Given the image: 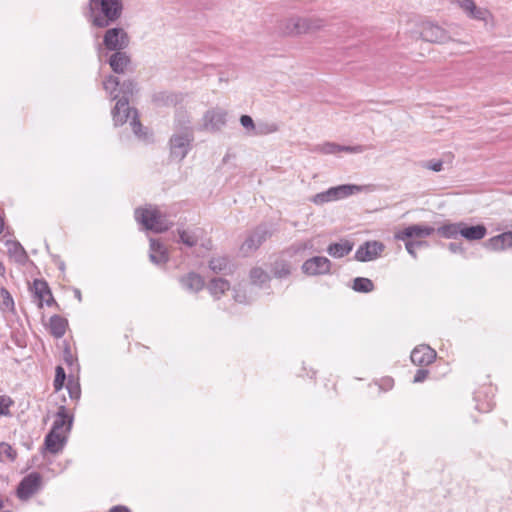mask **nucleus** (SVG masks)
Masks as SVG:
<instances>
[{
    "instance_id": "nucleus-1",
    "label": "nucleus",
    "mask_w": 512,
    "mask_h": 512,
    "mask_svg": "<svg viewBox=\"0 0 512 512\" xmlns=\"http://www.w3.org/2000/svg\"><path fill=\"white\" fill-rule=\"evenodd\" d=\"M123 11V0H89L84 15L93 27L104 29L116 23Z\"/></svg>"
},
{
    "instance_id": "nucleus-2",
    "label": "nucleus",
    "mask_w": 512,
    "mask_h": 512,
    "mask_svg": "<svg viewBox=\"0 0 512 512\" xmlns=\"http://www.w3.org/2000/svg\"><path fill=\"white\" fill-rule=\"evenodd\" d=\"M135 219L141 223L145 229L161 233L172 226V222L157 207L149 206L146 208H137L135 210Z\"/></svg>"
},
{
    "instance_id": "nucleus-3",
    "label": "nucleus",
    "mask_w": 512,
    "mask_h": 512,
    "mask_svg": "<svg viewBox=\"0 0 512 512\" xmlns=\"http://www.w3.org/2000/svg\"><path fill=\"white\" fill-rule=\"evenodd\" d=\"M112 117L116 126L123 125L130 119V125L138 137H141L142 125L139 121L138 112L136 109L129 107V99L121 97L117 100L114 109L112 110Z\"/></svg>"
},
{
    "instance_id": "nucleus-4",
    "label": "nucleus",
    "mask_w": 512,
    "mask_h": 512,
    "mask_svg": "<svg viewBox=\"0 0 512 512\" xmlns=\"http://www.w3.org/2000/svg\"><path fill=\"white\" fill-rule=\"evenodd\" d=\"M194 132L185 134L173 133L169 140L170 156L178 161L183 160L191 150Z\"/></svg>"
},
{
    "instance_id": "nucleus-5",
    "label": "nucleus",
    "mask_w": 512,
    "mask_h": 512,
    "mask_svg": "<svg viewBox=\"0 0 512 512\" xmlns=\"http://www.w3.org/2000/svg\"><path fill=\"white\" fill-rule=\"evenodd\" d=\"M272 232L266 225H259L251 231L240 247V251L244 256H248L255 252L270 236Z\"/></svg>"
},
{
    "instance_id": "nucleus-6",
    "label": "nucleus",
    "mask_w": 512,
    "mask_h": 512,
    "mask_svg": "<svg viewBox=\"0 0 512 512\" xmlns=\"http://www.w3.org/2000/svg\"><path fill=\"white\" fill-rule=\"evenodd\" d=\"M130 38L128 33L121 27L109 28L103 36V45L107 50H124L129 46Z\"/></svg>"
},
{
    "instance_id": "nucleus-7",
    "label": "nucleus",
    "mask_w": 512,
    "mask_h": 512,
    "mask_svg": "<svg viewBox=\"0 0 512 512\" xmlns=\"http://www.w3.org/2000/svg\"><path fill=\"white\" fill-rule=\"evenodd\" d=\"M202 122V130L218 132L226 125L227 112L219 107L209 109L204 113Z\"/></svg>"
},
{
    "instance_id": "nucleus-8",
    "label": "nucleus",
    "mask_w": 512,
    "mask_h": 512,
    "mask_svg": "<svg viewBox=\"0 0 512 512\" xmlns=\"http://www.w3.org/2000/svg\"><path fill=\"white\" fill-rule=\"evenodd\" d=\"M331 265L328 258L315 256L302 264V271L309 276L324 275L330 273Z\"/></svg>"
},
{
    "instance_id": "nucleus-9",
    "label": "nucleus",
    "mask_w": 512,
    "mask_h": 512,
    "mask_svg": "<svg viewBox=\"0 0 512 512\" xmlns=\"http://www.w3.org/2000/svg\"><path fill=\"white\" fill-rule=\"evenodd\" d=\"M41 485V476L38 473H31L25 476L18 485L17 496L21 500H27L34 495Z\"/></svg>"
},
{
    "instance_id": "nucleus-10",
    "label": "nucleus",
    "mask_w": 512,
    "mask_h": 512,
    "mask_svg": "<svg viewBox=\"0 0 512 512\" xmlns=\"http://www.w3.org/2000/svg\"><path fill=\"white\" fill-rule=\"evenodd\" d=\"M384 245L378 241H367L360 245L355 252L354 258L360 262L375 260L381 255Z\"/></svg>"
},
{
    "instance_id": "nucleus-11",
    "label": "nucleus",
    "mask_w": 512,
    "mask_h": 512,
    "mask_svg": "<svg viewBox=\"0 0 512 512\" xmlns=\"http://www.w3.org/2000/svg\"><path fill=\"white\" fill-rule=\"evenodd\" d=\"M423 40L431 43H446L450 40L449 34L440 26L433 23L423 24L421 29Z\"/></svg>"
},
{
    "instance_id": "nucleus-12",
    "label": "nucleus",
    "mask_w": 512,
    "mask_h": 512,
    "mask_svg": "<svg viewBox=\"0 0 512 512\" xmlns=\"http://www.w3.org/2000/svg\"><path fill=\"white\" fill-rule=\"evenodd\" d=\"M435 232V229L430 226L425 225H411L403 230L396 233L395 238L398 240H410L411 238H424L432 235Z\"/></svg>"
},
{
    "instance_id": "nucleus-13",
    "label": "nucleus",
    "mask_w": 512,
    "mask_h": 512,
    "mask_svg": "<svg viewBox=\"0 0 512 512\" xmlns=\"http://www.w3.org/2000/svg\"><path fill=\"white\" fill-rule=\"evenodd\" d=\"M411 361L418 366H428L436 358V351L427 345H419L411 352Z\"/></svg>"
},
{
    "instance_id": "nucleus-14",
    "label": "nucleus",
    "mask_w": 512,
    "mask_h": 512,
    "mask_svg": "<svg viewBox=\"0 0 512 512\" xmlns=\"http://www.w3.org/2000/svg\"><path fill=\"white\" fill-rule=\"evenodd\" d=\"M32 291L34 293V297L38 301L39 307L43 306V302H45L48 306L55 304V300L46 281L35 279L33 282Z\"/></svg>"
},
{
    "instance_id": "nucleus-15",
    "label": "nucleus",
    "mask_w": 512,
    "mask_h": 512,
    "mask_svg": "<svg viewBox=\"0 0 512 512\" xmlns=\"http://www.w3.org/2000/svg\"><path fill=\"white\" fill-rule=\"evenodd\" d=\"M484 245L487 249L492 251H503L512 248V231L491 237Z\"/></svg>"
},
{
    "instance_id": "nucleus-16",
    "label": "nucleus",
    "mask_w": 512,
    "mask_h": 512,
    "mask_svg": "<svg viewBox=\"0 0 512 512\" xmlns=\"http://www.w3.org/2000/svg\"><path fill=\"white\" fill-rule=\"evenodd\" d=\"M131 62L130 57L123 50L114 51L109 58V65L113 72L123 74Z\"/></svg>"
},
{
    "instance_id": "nucleus-17",
    "label": "nucleus",
    "mask_w": 512,
    "mask_h": 512,
    "mask_svg": "<svg viewBox=\"0 0 512 512\" xmlns=\"http://www.w3.org/2000/svg\"><path fill=\"white\" fill-rule=\"evenodd\" d=\"M487 234V228L483 224L469 226L462 222L460 235L468 241L483 239Z\"/></svg>"
},
{
    "instance_id": "nucleus-18",
    "label": "nucleus",
    "mask_w": 512,
    "mask_h": 512,
    "mask_svg": "<svg viewBox=\"0 0 512 512\" xmlns=\"http://www.w3.org/2000/svg\"><path fill=\"white\" fill-rule=\"evenodd\" d=\"M149 258L154 264H165L169 260L166 248L158 240L150 239Z\"/></svg>"
},
{
    "instance_id": "nucleus-19",
    "label": "nucleus",
    "mask_w": 512,
    "mask_h": 512,
    "mask_svg": "<svg viewBox=\"0 0 512 512\" xmlns=\"http://www.w3.org/2000/svg\"><path fill=\"white\" fill-rule=\"evenodd\" d=\"M65 439V434L50 431L45 437L44 444L50 453L56 454L63 449Z\"/></svg>"
},
{
    "instance_id": "nucleus-20",
    "label": "nucleus",
    "mask_w": 512,
    "mask_h": 512,
    "mask_svg": "<svg viewBox=\"0 0 512 512\" xmlns=\"http://www.w3.org/2000/svg\"><path fill=\"white\" fill-rule=\"evenodd\" d=\"M179 281L183 288L191 292H198L204 287L203 278L195 272L182 276Z\"/></svg>"
},
{
    "instance_id": "nucleus-21",
    "label": "nucleus",
    "mask_w": 512,
    "mask_h": 512,
    "mask_svg": "<svg viewBox=\"0 0 512 512\" xmlns=\"http://www.w3.org/2000/svg\"><path fill=\"white\" fill-rule=\"evenodd\" d=\"M71 425L72 420L69 419L65 407L61 406L56 414V419L54 420L51 431L65 434V432L70 430Z\"/></svg>"
},
{
    "instance_id": "nucleus-22",
    "label": "nucleus",
    "mask_w": 512,
    "mask_h": 512,
    "mask_svg": "<svg viewBox=\"0 0 512 512\" xmlns=\"http://www.w3.org/2000/svg\"><path fill=\"white\" fill-rule=\"evenodd\" d=\"M174 132L181 134H188V132H194L193 127L191 125V117L186 111L180 110L176 113L174 120Z\"/></svg>"
},
{
    "instance_id": "nucleus-23",
    "label": "nucleus",
    "mask_w": 512,
    "mask_h": 512,
    "mask_svg": "<svg viewBox=\"0 0 512 512\" xmlns=\"http://www.w3.org/2000/svg\"><path fill=\"white\" fill-rule=\"evenodd\" d=\"M334 201L344 199L355 193L362 191V187L354 184H343L335 187H331Z\"/></svg>"
},
{
    "instance_id": "nucleus-24",
    "label": "nucleus",
    "mask_w": 512,
    "mask_h": 512,
    "mask_svg": "<svg viewBox=\"0 0 512 512\" xmlns=\"http://www.w3.org/2000/svg\"><path fill=\"white\" fill-rule=\"evenodd\" d=\"M68 322L59 315H53L49 321V329L52 336L62 338L66 333Z\"/></svg>"
},
{
    "instance_id": "nucleus-25",
    "label": "nucleus",
    "mask_w": 512,
    "mask_h": 512,
    "mask_svg": "<svg viewBox=\"0 0 512 512\" xmlns=\"http://www.w3.org/2000/svg\"><path fill=\"white\" fill-rule=\"evenodd\" d=\"M353 249V244L348 240L332 243L328 246L327 252L330 256L334 258H342L348 255Z\"/></svg>"
},
{
    "instance_id": "nucleus-26",
    "label": "nucleus",
    "mask_w": 512,
    "mask_h": 512,
    "mask_svg": "<svg viewBox=\"0 0 512 512\" xmlns=\"http://www.w3.org/2000/svg\"><path fill=\"white\" fill-rule=\"evenodd\" d=\"M457 3L469 17L478 20L485 18L486 11L478 8L473 0H458Z\"/></svg>"
},
{
    "instance_id": "nucleus-27",
    "label": "nucleus",
    "mask_w": 512,
    "mask_h": 512,
    "mask_svg": "<svg viewBox=\"0 0 512 512\" xmlns=\"http://www.w3.org/2000/svg\"><path fill=\"white\" fill-rule=\"evenodd\" d=\"M303 17H292L286 21L285 32L290 35L306 34L307 29Z\"/></svg>"
},
{
    "instance_id": "nucleus-28",
    "label": "nucleus",
    "mask_w": 512,
    "mask_h": 512,
    "mask_svg": "<svg viewBox=\"0 0 512 512\" xmlns=\"http://www.w3.org/2000/svg\"><path fill=\"white\" fill-rule=\"evenodd\" d=\"M179 241L187 247H194L197 245L199 239L202 237L203 231L201 229L195 230H179Z\"/></svg>"
},
{
    "instance_id": "nucleus-29",
    "label": "nucleus",
    "mask_w": 512,
    "mask_h": 512,
    "mask_svg": "<svg viewBox=\"0 0 512 512\" xmlns=\"http://www.w3.org/2000/svg\"><path fill=\"white\" fill-rule=\"evenodd\" d=\"M229 289L230 283L223 278H214L208 285L209 292L217 299Z\"/></svg>"
},
{
    "instance_id": "nucleus-30",
    "label": "nucleus",
    "mask_w": 512,
    "mask_h": 512,
    "mask_svg": "<svg viewBox=\"0 0 512 512\" xmlns=\"http://www.w3.org/2000/svg\"><path fill=\"white\" fill-rule=\"evenodd\" d=\"M462 222L447 223L440 226L436 231L437 233L446 239H455L460 235Z\"/></svg>"
},
{
    "instance_id": "nucleus-31",
    "label": "nucleus",
    "mask_w": 512,
    "mask_h": 512,
    "mask_svg": "<svg viewBox=\"0 0 512 512\" xmlns=\"http://www.w3.org/2000/svg\"><path fill=\"white\" fill-rule=\"evenodd\" d=\"M250 282L253 285L263 286L270 280L269 274L261 267H254L249 273Z\"/></svg>"
},
{
    "instance_id": "nucleus-32",
    "label": "nucleus",
    "mask_w": 512,
    "mask_h": 512,
    "mask_svg": "<svg viewBox=\"0 0 512 512\" xmlns=\"http://www.w3.org/2000/svg\"><path fill=\"white\" fill-rule=\"evenodd\" d=\"M8 253L14 256L15 260L19 263H24L27 259V253L20 243L9 241L7 242Z\"/></svg>"
},
{
    "instance_id": "nucleus-33",
    "label": "nucleus",
    "mask_w": 512,
    "mask_h": 512,
    "mask_svg": "<svg viewBox=\"0 0 512 512\" xmlns=\"http://www.w3.org/2000/svg\"><path fill=\"white\" fill-rule=\"evenodd\" d=\"M272 273L276 278H285L289 276L291 273L289 263L283 259L276 260L272 267Z\"/></svg>"
},
{
    "instance_id": "nucleus-34",
    "label": "nucleus",
    "mask_w": 512,
    "mask_h": 512,
    "mask_svg": "<svg viewBox=\"0 0 512 512\" xmlns=\"http://www.w3.org/2000/svg\"><path fill=\"white\" fill-rule=\"evenodd\" d=\"M353 289L357 292L369 293V292L373 291L374 284L368 278L357 277L354 279Z\"/></svg>"
},
{
    "instance_id": "nucleus-35",
    "label": "nucleus",
    "mask_w": 512,
    "mask_h": 512,
    "mask_svg": "<svg viewBox=\"0 0 512 512\" xmlns=\"http://www.w3.org/2000/svg\"><path fill=\"white\" fill-rule=\"evenodd\" d=\"M228 265H229V259L224 256L215 257L209 261V267L215 273H220V272L225 271L227 269Z\"/></svg>"
},
{
    "instance_id": "nucleus-36",
    "label": "nucleus",
    "mask_w": 512,
    "mask_h": 512,
    "mask_svg": "<svg viewBox=\"0 0 512 512\" xmlns=\"http://www.w3.org/2000/svg\"><path fill=\"white\" fill-rule=\"evenodd\" d=\"M16 457L17 452L10 444L5 442L0 443V462L5 459L13 462Z\"/></svg>"
},
{
    "instance_id": "nucleus-37",
    "label": "nucleus",
    "mask_w": 512,
    "mask_h": 512,
    "mask_svg": "<svg viewBox=\"0 0 512 512\" xmlns=\"http://www.w3.org/2000/svg\"><path fill=\"white\" fill-rule=\"evenodd\" d=\"M14 308V301L9 293V291L6 288L0 289V309L5 311L13 310Z\"/></svg>"
},
{
    "instance_id": "nucleus-38",
    "label": "nucleus",
    "mask_w": 512,
    "mask_h": 512,
    "mask_svg": "<svg viewBox=\"0 0 512 512\" xmlns=\"http://www.w3.org/2000/svg\"><path fill=\"white\" fill-rule=\"evenodd\" d=\"M305 26L307 29V33L315 32L322 29L325 26V22L323 19L316 17H303Z\"/></svg>"
},
{
    "instance_id": "nucleus-39",
    "label": "nucleus",
    "mask_w": 512,
    "mask_h": 512,
    "mask_svg": "<svg viewBox=\"0 0 512 512\" xmlns=\"http://www.w3.org/2000/svg\"><path fill=\"white\" fill-rule=\"evenodd\" d=\"M311 201L316 205H322L324 203L334 201L332 189L329 188L326 191L317 193L312 197Z\"/></svg>"
},
{
    "instance_id": "nucleus-40",
    "label": "nucleus",
    "mask_w": 512,
    "mask_h": 512,
    "mask_svg": "<svg viewBox=\"0 0 512 512\" xmlns=\"http://www.w3.org/2000/svg\"><path fill=\"white\" fill-rule=\"evenodd\" d=\"M278 130H279V127L276 123H261L256 127L254 134L255 135H268V134L275 133Z\"/></svg>"
},
{
    "instance_id": "nucleus-41",
    "label": "nucleus",
    "mask_w": 512,
    "mask_h": 512,
    "mask_svg": "<svg viewBox=\"0 0 512 512\" xmlns=\"http://www.w3.org/2000/svg\"><path fill=\"white\" fill-rule=\"evenodd\" d=\"M427 245V242L422 240H407L405 243L407 252L414 258L417 257L416 250Z\"/></svg>"
},
{
    "instance_id": "nucleus-42",
    "label": "nucleus",
    "mask_w": 512,
    "mask_h": 512,
    "mask_svg": "<svg viewBox=\"0 0 512 512\" xmlns=\"http://www.w3.org/2000/svg\"><path fill=\"white\" fill-rule=\"evenodd\" d=\"M120 92L123 95L122 97L129 99V96H132L136 92V83L132 80L124 81L120 84Z\"/></svg>"
},
{
    "instance_id": "nucleus-43",
    "label": "nucleus",
    "mask_w": 512,
    "mask_h": 512,
    "mask_svg": "<svg viewBox=\"0 0 512 512\" xmlns=\"http://www.w3.org/2000/svg\"><path fill=\"white\" fill-rule=\"evenodd\" d=\"M65 379H66V374H65L64 368L62 366H57L55 379H54V388L56 391H59L62 389Z\"/></svg>"
},
{
    "instance_id": "nucleus-44",
    "label": "nucleus",
    "mask_w": 512,
    "mask_h": 512,
    "mask_svg": "<svg viewBox=\"0 0 512 512\" xmlns=\"http://www.w3.org/2000/svg\"><path fill=\"white\" fill-rule=\"evenodd\" d=\"M318 150L323 154H335L340 152V145L336 143L327 142L319 146Z\"/></svg>"
},
{
    "instance_id": "nucleus-45",
    "label": "nucleus",
    "mask_w": 512,
    "mask_h": 512,
    "mask_svg": "<svg viewBox=\"0 0 512 512\" xmlns=\"http://www.w3.org/2000/svg\"><path fill=\"white\" fill-rule=\"evenodd\" d=\"M103 85L106 91H110L112 93L118 86H120V81L117 77L110 75L106 78Z\"/></svg>"
},
{
    "instance_id": "nucleus-46",
    "label": "nucleus",
    "mask_w": 512,
    "mask_h": 512,
    "mask_svg": "<svg viewBox=\"0 0 512 512\" xmlns=\"http://www.w3.org/2000/svg\"><path fill=\"white\" fill-rule=\"evenodd\" d=\"M12 404V400L7 396H0V415H6L9 413V407Z\"/></svg>"
},
{
    "instance_id": "nucleus-47",
    "label": "nucleus",
    "mask_w": 512,
    "mask_h": 512,
    "mask_svg": "<svg viewBox=\"0 0 512 512\" xmlns=\"http://www.w3.org/2000/svg\"><path fill=\"white\" fill-rule=\"evenodd\" d=\"M424 167L435 172H440L443 169V162L441 160H430L424 164Z\"/></svg>"
},
{
    "instance_id": "nucleus-48",
    "label": "nucleus",
    "mask_w": 512,
    "mask_h": 512,
    "mask_svg": "<svg viewBox=\"0 0 512 512\" xmlns=\"http://www.w3.org/2000/svg\"><path fill=\"white\" fill-rule=\"evenodd\" d=\"M240 123L247 130L255 131V129H256L254 121L249 115H242L240 117Z\"/></svg>"
},
{
    "instance_id": "nucleus-49",
    "label": "nucleus",
    "mask_w": 512,
    "mask_h": 512,
    "mask_svg": "<svg viewBox=\"0 0 512 512\" xmlns=\"http://www.w3.org/2000/svg\"><path fill=\"white\" fill-rule=\"evenodd\" d=\"M364 151L363 146H342L340 145V152H349V153H361Z\"/></svg>"
},
{
    "instance_id": "nucleus-50",
    "label": "nucleus",
    "mask_w": 512,
    "mask_h": 512,
    "mask_svg": "<svg viewBox=\"0 0 512 512\" xmlns=\"http://www.w3.org/2000/svg\"><path fill=\"white\" fill-rule=\"evenodd\" d=\"M428 370L426 369H418L416 371V374L414 376V382L415 383H420V382H423L427 376H428Z\"/></svg>"
},
{
    "instance_id": "nucleus-51",
    "label": "nucleus",
    "mask_w": 512,
    "mask_h": 512,
    "mask_svg": "<svg viewBox=\"0 0 512 512\" xmlns=\"http://www.w3.org/2000/svg\"><path fill=\"white\" fill-rule=\"evenodd\" d=\"M448 248L453 253H457V252H462L463 251L462 245L459 244V243H455V242L449 243Z\"/></svg>"
},
{
    "instance_id": "nucleus-52",
    "label": "nucleus",
    "mask_w": 512,
    "mask_h": 512,
    "mask_svg": "<svg viewBox=\"0 0 512 512\" xmlns=\"http://www.w3.org/2000/svg\"><path fill=\"white\" fill-rule=\"evenodd\" d=\"M109 512H131L130 509L126 506L118 505L112 507Z\"/></svg>"
},
{
    "instance_id": "nucleus-53",
    "label": "nucleus",
    "mask_w": 512,
    "mask_h": 512,
    "mask_svg": "<svg viewBox=\"0 0 512 512\" xmlns=\"http://www.w3.org/2000/svg\"><path fill=\"white\" fill-rule=\"evenodd\" d=\"M69 393H70L71 398H79L80 389L78 386H75L74 388L69 387Z\"/></svg>"
},
{
    "instance_id": "nucleus-54",
    "label": "nucleus",
    "mask_w": 512,
    "mask_h": 512,
    "mask_svg": "<svg viewBox=\"0 0 512 512\" xmlns=\"http://www.w3.org/2000/svg\"><path fill=\"white\" fill-rule=\"evenodd\" d=\"M310 247H312V243L310 241H308V242L304 243L301 248L306 249V248H310Z\"/></svg>"
},
{
    "instance_id": "nucleus-55",
    "label": "nucleus",
    "mask_w": 512,
    "mask_h": 512,
    "mask_svg": "<svg viewBox=\"0 0 512 512\" xmlns=\"http://www.w3.org/2000/svg\"><path fill=\"white\" fill-rule=\"evenodd\" d=\"M3 229H4V221H3V219L0 217V234L3 232Z\"/></svg>"
},
{
    "instance_id": "nucleus-56",
    "label": "nucleus",
    "mask_w": 512,
    "mask_h": 512,
    "mask_svg": "<svg viewBox=\"0 0 512 512\" xmlns=\"http://www.w3.org/2000/svg\"><path fill=\"white\" fill-rule=\"evenodd\" d=\"M75 296L79 301H81V292L78 289L75 290Z\"/></svg>"
},
{
    "instance_id": "nucleus-57",
    "label": "nucleus",
    "mask_w": 512,
    "mask_h": 512,
    "mask_svg": "<svg viewBox=\"0 0 512 512\" xmlns=\"http://www.w3.org/2000/svg\"><path fill=\"white\" fill-rule=\"evenodd\" d=\"M5 273V267L2 263H0V275H3Z\"/></svg>"
},
{
    "instance_id": "nucleus-58",
    "label": "nucleus",
    "mask_w": 512,
    "mask_h": 512,
    "mask_svg": "<svg viewBox=\"0 0 512 512\" xmlns=\"http://www.w3.org/2000/svg\"><path fill=\"white\" fill-rule=\"evenodd\" d=\"M4 507V502L3 500L0 499V510Z\"/></svg>"
},
{
    "instance_id": "nucleus-59",
    "label": "nucleus",
    "mask_w": 512,
    "mask_h": 512,
    "mask_svg": "<svg viewBox=\"0 0 512 512\" xmlns=\"http://www.w3.org/2000/svg\"><path fill=\"white\" fill-rule=\"evenodd\" d=\"M68 357H69V358H67V359H66V362H69V361H70V358H72V355H71V354H68Z\"/></svg>"
},
{
    "instance_id": "nucleus-60",
    "label": "nucleus",
    "mask_w": 512,
    "mask_h": 512,
    "mask_svg": "<svg viewBox=\"0 0 512 512\" xmlns=\"http://www.w3.org/2000/svg\"><path fill=\"white\" fill-rule=\"evenodd\" d=\"M68 357H69V358H67V359H66V362H69V361H70V358H72V355H71V354H68Z\"/></svg>"
},
{
    "instance_id": "nucleus-61",
    "label": "nucleus",
    "mask_w": 512,
    "mask_h": 512,
    "mask_svg": "<svg viewBox=\"0 0 512 512\" xmlns=\"http://www.w3.org/2000/svg\"><path fill=\"white\" fill-rule=\"evenodd\" d=\"M68 357H69V358H67V359H66V362H69V361H70V358H72V355H71V354H68Z\"/></svg>"
},
{
    "instance_id": "nucleus-62",
    "label": "nucleus",
    "mask_w": 512,
    "mask_h": 512,
    "mask_svg": "<svg viewBox=\"0 0 512 512\" xmlns=\"http://www.w3.org/2000/svg\"><path fill=\"white\" fill-rule=\"evenodd\" d=\"M68 357H69V358H67V359H66V362H69V361H70V358H72V355H71V354H68Z\"/></svg>"
},
{
    "instance_id": "nucleus-63",
    "label": "nucleus",
    "mask_w": 512,
    "mask_h": 512,
    "mask_svg": "<svg viewBox=\"0 0 512 512\" xmlns=\"http://www.w3.org/2000/svg\"><path fill=\"white\" fill-rule=\"evenodd\" d=\"M117 97H118V95H114L112 99L115 100V99H117Z\"/></svg>"
}]
</instances>
